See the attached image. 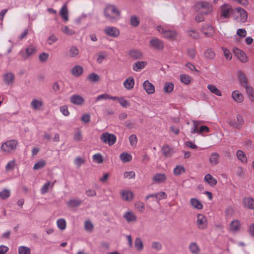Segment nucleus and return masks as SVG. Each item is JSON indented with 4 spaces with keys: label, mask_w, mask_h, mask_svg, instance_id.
Wrapping results in <instances>:
<instances>
[{
    "label": "nucleus",
    "mask_w": 254,
    "mask_h": 254,
    "mask_svg": "<svg viewBox=\"0 0 254 254\" xmlns=\"http://www.w3.org/2000/svg\"><path fill=\"white\" fill-rule=\"evenodd\" d=\"M135 208L138 211L142 212L145 209V206L143 202L137 201L134 204Z\"/></svg>",
    "instance_id": "680f3d73"
},
{
    "label": "nucleus",
    "mask_w": 254,
    "mask_h": 254,
    "mask_svg": "<svg viewBox=\"0 0 254 254\" xmlns=\"http://www.w3.org/2000/svg\"><path fill=\"white\" fill-rule=\"evenodd\" d=\"M104 33L113 38L117 37L120 35V30L114 26H107L104 29Z\"/></svg>",
    "instance_id": "6e6552de"
},
{
    "label": "nucleus",
    "mask_w": 254,
    "mask_h": 254,
    "mask_svg": "<svg viewBox=\"0 0 254 254\" xmlns=\"http://www.w3.org/2000/svg\"><path fill=\"white\" fill-rule=\"evenodd\" d=\"M38 51L37 47L33 44L29 45L25 49H21L18 55L23 60H27L30 56L34 55Z\"/></svg>",
    "instance_id": "20e7f679"
},
{
    "label": "nucleus",
    "mask_w": 254,
    "mask_h": 254,
    "mask_svg": "<svg viewBox=\"0 0 254 254\" xmlns=\"http://www.w3.org/2000/svg\"><path fill=\"white\" fill-rule=\"evenodd\" d=\"M149 44L151 47L158 50H162L164 48L163 42L156 37L151 39L149 41Z\"/></svg>",
    "instance_id": "9b49d317"
},
{
    "label": "nucleus",
    "mask_w": 254,
    "mask_h": 254,
    "mask_svg": "<svg viewBox=\"0 0 254 254\" xmlns=\"http://www.w3.org/2000/svg\"><path fill=\"white\" fill-rule=\"evenodd\" d=\"M93 160L98 164H101L103 162V157L100 153H97L93 155Z\"/></svg>",
    "instance_id": "0e129e2a"
},
{
    "label": "nucleus",
    "mask_w": 254,
    "mask_h": 254,
    "mask_svg": "<svg viewBox=\"0 0 254 254\" xmlns=\"http://www.w3.org/2000/svg\"><path fill=\"white\" fill-rule=\"evenodd\" d=\"M57 224L58 227L62 231L65 230L66 228V223L64 219L61 218L57 220Z\"/></svg>",
    "instance_id": "79ce46f5"
},
{
    "label": "nucleus",
    "mask_w": 254,
    "mask_h": 254,
    "mask_svg": "<svg viewBox=\"0 0 254 254\" xmlns=\"http://www.w3.org/2000/svg\"><path fill=\"white\" fill-rule=\"evenodd\" d=\"M196 224L199 229H205L207 227L206 218L201 214H198L196 217Z\"/></svg>",
    "instance_id": "0eeeda50"
},
{
    "label": "nucleus",
    "mask_w": 254,
    "mask_h": 254,
    "mask_svg": "<svg viewBox=\"0 0 254 254\" xmlns=\"http://www.w3.org/2000/svg\"><path fill=\"white\" fill-rule=\"evenodd\" d=\"M30 106L35 111L40 110L43 106V102L41 99H33L30 103Z\"/></svg>",
    "instance_id": "a211bd4d"
},
{
    "label": "nucleus",
    "mask_w": 254,
    "mask_h": 254,
    "mask_svg": "<svg viewBox=\"0 0 254 254\" xmlns=\"http://www.w3.org/2000/svg\"><path fill=\"white\" fill-rule=\"evenodd\" d=\"M120 159L123 162L130 161L132 159V156L130 154L124 152L120 155Z\"/></svg>",
    "instance_id": "c03bdc74"
},
{
    "label": "nucleus",
    "mask_w": 254,
    "mask_h": 254,
    "mask_svg": "<svg viewBox=\"0 0 254 254\" xmlns=\"http://www.w3.org/2000/svg\"><path fill=\"white\" fill-rule=\"evenodd\" d=\"M244 124V120L242 116L238 115L237 116V122L232 121L229 123V124L233 127L241 129L242 128V125Z\"/></svg>",
    "instance_id": "4468645a"
},
{
    "label": "nucleus",
    "mask_w": 254,
    "mask_h": 254,
    "mask_svg": "<svg viewBox=\"0 0 254 254\" xmlns=\"http://www.w3.org/2000/svg\"><path fill=\"white\" fill-rule=\"evenodd\" d=\"M188 34L189 36L194 39H197L199 37L198 32L196 30L193 28H190L188 30Z\"/></svg>",
    "instance_id": "8fccbe9b"
},
{
    "label": "nucleus",
    "mask_w": 254,
    "mask_h": 254,
    "mask_svg": "<svg viewBox=\"0 0 254 254\" xmlns=\"http://www.w3.org/2000/svg\"><path fill=\"white\" fill-rule=\"evenodd\" d=\"M46 165V161L44 160H41L37 162L33 167V169L35 170H39L43 168Z\"/></svg>",
    "instance_id": "603ef678"
},
{
    "label": "nucleus",
    "mask_w": 254,
    "mask_h": 254,
    "mask_svg": "<svg viewBox=\"0 0 254 254\" xmlns=\"http://www.w3.org/2000/svg\"><path fill=\"white\" fill-rule=\"evenodd\" d=\"M207 88L209 90V91L212 94H214L218 96H222L221 91L214 85L210 84H208Z\"/></svg>",
    "instance_id": "c85d7f7f"
},
{
    "label": "nucleus",
    "mask_w": 254,
    "mask_h": 254,
    "mask_svg": "<svg viewBox=\"0 0 254 254\" xmlns=\"http://www.w3.org/2000/svg\"><path fill=\"white\" fill-rule=\"evenodd\" d=\"M236 11L238 14L237 15V21L239 22H245L248 18L247 11L241 8L238 7L236 8Z\"/></svg>",
    "instance_id": "9d476101"
},
{
    "label": "nucleus",
    "mask_w": 254,
    "mask_h": 254,
    "mask_svg": "<svg viewBox=\"0 0 254 254\" xmlns=\"http://www.w3.org/2000/svg\"><path fill=\"white\" fill-rule=\"evenodd\" d=\"M233 53L234 55L242 62L245 63L248 61V57L243 51L235 48L233 49Z\"/></svg>",
    "instance_id": "ddd939ff"
},
{
    "label": "nucleus",
    "mask_w": 254,
    "mask_h": 254,
    "mask_svg": "<svg viewBox=\"0 0 254 254\" xmlns=\"http://www.w3.org/2000/svg\"><path fill=\"white\" fill-rule=\"evenodd\" d=\"M245 87L247 93L249 95L251 101L254 102V91L252 87L248 84L244 86Z\"/></svg>",
    "instance_id": "a18cd8bd"
},
{
    "label": "nucleus",
    "mask_w": 254,
    "mask_h": 254,
    "mask_svg": "<svg viewBox=\"0 0 254 254\" xmlns=\"http://www.w3.org/2000/svg\"><path fill=\"white\" fill-rule=\"evenodd\" d=\"M174 85L171 82H166L165 83L163 90L166 93H171L174 89Z\"/></svg>",
    "instance_id": "58836bf2"
},
{
    "label": "nucleus",
    "mask_w": 254,
    "mask_h": 254,
    "mask_svg": "<svg viewBox=\"0 0 254 254\" xmlns=\"http://www.w3.org/2000/svg\"><path fill=\"white\" fill-rule=\"evenodd\" d=\"M204 180L205 182L211 186H215L217 183V180L209 174L205 175Z\"/></svg>",
    "instance_id": "cd10ccee"
},
{
    "label": "nucleus",
    "mask_w": 254,
    "mask_h": 254,
    "mask_svg": "<svg viewBox=\"0 0 254 254\" xmlns=\"http://www.w3.org/2000/svg\"><path fill=\"white\" fill-rule=\"evenodd\" d=\"M3 80L4 84L7 86L12 85L15 80L14 73L11 71L6 72L3 74Z\"/></svg>",
    "instance_id": "1a4fd4ad"
},
{
    "label": "nucleus",
    "mask_w": 254,
    "mask_h": 254,
    "mask_svg": "<svg viewBox=\"0 0 254 254\" xmlns=\"http://www.w3.org/2000/svg\"><path fill=\"white\" fill-rule=\"evenodd\" d=\"M100 138L103 142L108 144L109 146L113 145L117 139L116 136L114 134L108 132L102 134Z\"/></svg>",
    "instance_id": "423d86ee"
},
{
    "label": "nucleus",
    "mask_w": 254,
    "mask_h": 254,
    "mask_svg": "<svg viewBox=\"0 0 254 254\" xmlns=\"http://www.w3.org/2000/svg\"><path fill=\"white\" fill-rule=\"evenodd\" d=\"M62 31L65 34L68 35H72L75 33L73 30L69 28L67 26H63L62 27Z\"/></svg>",
    "instance_id": "3c124183"
},
{
    "label": "nucleus",
    "mask_w": 254,
    "mask_h": 254,
    "mask_svg": "<svg viewBox=\"0 0 254 254\" xmlns=\"http://www.w3.org/2000/svg\"><path fill=\"white\" fill-rule=\"evenodd\" d=\"M82 139L81 131L79 130L75 131L73 134V140L75 142H79Z\"/></svg>",
    "instance_id": "4d7b16f0"
},
{
    "label": "nucleus",
    "mask_w": 254,
    "mask_h": 254,
    "mask_svg": "<svg viewBox=\"0 0 254 254\" xmlns=\"http://www.w3.org/2000/svg\"><path fill=\"white\" fill-rule=\"evenodd\" d=\"M209 162L211 166H216L220 162V155L217 152L211 153L209 157Z\"/></svg>",
    "instance_id": "6ab92c4d"
},
{
    "label": "nucleus",
    "mask_w": 254,
    "mask_h": 254,
    "mask_svg": "<svg viewBox=\"0 0 254 254\" xmlns=\"http://www.w3.org/2000/svg\"><path fill=\"white\" fill-rule=\"evenodd\" d=\"M81 203L82 201L79 199H71L67 202V204L69 207L74 208L79 206Z\"/></svg>",
    "instance_id": "7c9ffc66"
},
{
    "label": "nucleus",
    "mask_w": 254,
    "mask_h": 254,
    "mask_svg": "<svg viewBox=\"0 0 254 254\" xmlns=\"http://www.w3.org/2000/svg\"><path fill=\"white\" fill-rule=\"evenodd\" d=\"M83 70L82 66L76 65L72 68L71 73L73 75L78 76L82 73Z\"/></svg>",
    "instance_id": "c9c22d12"
},
{
    "label": "nucleus",
    "mask_w": 254,
    "mask_h": 254,
    "mask_svg": "<svg viewBox=\"0 0 254 254\" xmlns=\"http://www.w3.org/2000/svg\"><path fill=\"white\" fill-rule=\"evenodd\" d=\"M200 123L198 121H193V127H191L190 130V132L192 134L194 133H199V129H197V127L199 125Z\"/></svg>",
    "instance_id": "13d9d810"
},
{
    "label": "nucleus",
    "mask_w": 254,
    "mask_h": 254,
    "mask_svg": "<svg viewBox=\"0 0 254 254\" xmlns=\"http://www.w3.org/2000/svg\"><path fill=\"white\" fill-rule=\"evenodd\" d=\"M143 87L148 94H152L155 92L154 86L147 80L143 82Z\"/></svg>",
    "instance_id": "f3484780"
},
{
    "label": "nucleus",
    "mask_w": 254,
    "mask_h": 254,
    "mask_svg": "<svg viewBox=\"0 0 254 254\" xmlns=\"http://www.w3.org/2000/svg\"><path fill=\"white\" fill-rule=\"evenodd\" d=\"M190 203L192 207L198 210L202 209L203 207L202 203L195 198H191L190 200Z\"/></svg>",
    "instance_id": "bb28decb"
},
{
    "label": "nucleus",
    "mask_w": 254,
    "mask_h": 254,
    "mask_svg": "<svg viewBox=\"0 0 254 254\" xmlns=\"http://www.w3.org/2000/svg\"><path fill=\"white\" fill-rule=\"evenodd\" d=\"M232 13V8L228 4H225L221 7V16L224 18L229 17Z\"/></svg>",
    "instance_id": "f8f14e48"
},
{
    "label": "nucleus",
    "mask_w": 254,
    "mask_h": 254,
    "mask_svg": "<svg viewBox=\"0 0 254 254\" xmlns=\"http://www.w3.org/2000/svg\"><path fill=\"white\" fill-rule=\"evenodd\" d=\"M119 102L120 104V105L124 108H126L130 106V103L128 102L127 100L125 99L124 97L120 98L119 99Z\"/></svg>",
    "instance_id": "774afa93"
},
{
    "label": "nucleus",
    "mask_w": 254,
    "mask_h": 254,
    "mask_svg": "<svg viewBox=\"0 0 254 254\" xmlns=\"http://www.w3.org/2000/svg\"><path fill=\"white\" fill-rule=\"evenodd\" d=\"M146 64V62L144 61L137 62L134 64L133 66V69L135 71H139L145 67Z\"/></svg>",
    "instance_id": "473e14b6"
},
{
    "label": "nucleus",
    "mask_w": 254,
    "mask_h": 254,
    "mask_svg": "<svg viewBox=\"0 0 254 254\" xmlns=\"http://www.w3.org/2000/svg\"><path fill=\"white\" fill-rule=\"evenodd\" d=\"M10 195V191L8 189H3L0 191V198L5 199Z\"/></svg>",
    "instance_id": "de8ad7c7"
},
{
    "label": "nucleus",
    "mask_w": 254,
    "mask_h": 254,
    "mask_svg": "<svg viewBox=\"0 0 254 254\" xmlns=\"http://www.w3.org/2000/svg\"><path fill=\"white\" fill-rule=\"evenodd\" d=\"M134 247L135 249L138 252H141L143 249V244L141 239L137 237L134 241Z\"/></svg>",
    "instance_id": "72a5a7b5"
},
{
    "label": "nucleus",
    "mask_w": 254,
    "mask_h": 254,
    "mask_svg": "<svg viewBox=\"0 0 254 254\" xmlns=\"http://www.w3.org/2000/svg\"><path fill=\"white\" fill-rule=\"evenodd\" d=\"M19 254H31V249L26 246H20L18 249Z\"/></svg>",
    "instance_id": "a19ab883"
},
{
    "label": "nucleus",
    "mask_w": 254,
    "mask_h": 254,
    "mask_svg": "<svg viewBox=\"0 0 254 254\" xmlns=\"http://www.w3.org/2000/svg\"><path fill=\"white\" fill-rule=\"evenodd\" d=\"M58 40V37L56 35L53 34L47 39V42L49 45H52Z\"/></svg>",
    "instance_id": "338daca9"
},
{
    "label": "nucleus",
    "mask_w": 254,
    "mask_h": 254,
    "mask_svg": "<svg viewBox=\"0 0 254 254\" xmlns=\"http://www.w3.org/2000/svg\"><path fill=\"white\" fill-rule=\"evenodd\" d=\"M139 19L135 15L130 17V24L133 27H137L139 24Z\"/></svg>",
    "instance_id": "bf43d9fd"
},
{
    "label": "nucleus",
    "mask_w": 254,
    "mask_h": 254,
    "mask_svg": "<svg viewBox=\"0 0 254 254\" xmlns=\"http://www.w3.org/2000/svg\"><path fill=\"white\" fill-rule=\"evenodd\" d=\"M195 12H201L205 15L210 14L213 10L212 5L207 2L200 1L196 2L194 6Z\"/></svg>",
    "instance_id": "7ed1b4c3"
},
{
    "label": "nucleus",
    "mask_w": 254,
    "mask_h": 254,
    "mask_svg": "<svg viewBox=\"0 0 254 254\" xmlns=\"http://www.w3.org/2000/svg\"><path fill=\"white\" fill-rule=\"evenodd\" d=\"M155 29L163 38L170 41L177 40L179 35L176 30L169 29L164 25H157L155 26Z\"/></svg>",
    "instance_id": "f03ea898"
},
{
    "label": "nucleus",
    "mask_w": 254,
    "mask_h": 254,
    "mask_svg": "<svg viewBox=\"0 0 254 254\" xmlns=\"http://www.w3.org/2000/svg\"><path fill=\"white\" fill-rule=\"evenodd\" d=\"M49 57L48 53L43 52L39 55V60L41 62L45 63L47 61Z\"/></svg>",
    "instance_id": "e2e57ef3"
},
{
    "label": "nucleus",
    "mask_w": 254,
    "mask_h": 254,
    "mask_svg": "<svg viewBox=\"0 0 254 254\" xmlns=\"http://www.w3.org/2000/svg\"><path fill=\"white\" fill-rule=\"evenodd\" d=\"M68 13L67 4L64 3L60 10V14L65 22H67L68 20Z\"/></svg>",
    "instance_id": "a878e982"
},
{
    "label": "nucleus",
    "mask_w": 254,
    "mask_h": 254,
    "mask_svg": "<svg viewBox=\"0 0 254 254\" xmlns=\"http://www.w3.org/2000/svg\"><path fill=\"white\" fill-rule=\"evenodd\" d=\"M215 55V52L210 49H207L204 52V56L207 59L212 60Z\"/></svg>",
    "instance_id": "37998d69"
},
{
    "label": "nucleus",
    "mask_w": 254,
    "mask_h": 254,
    "mask_svg": "<svg viewBox=\"0 0 254 254\" xmlns=\"http://www.w3.org/2000/svg\"><path fill=\"white\" fill-rule=\"evenodd\" d=\"M17 145V141L16 140H9L3 143L0 149L4 152H10L14 150L16 148Z\"/></svg>",
    "instance_id": "39448f33"
},
{
    "label": "nucleus",
    "mask_w": 254,
    "mask_h": 254,
    "mask_svg": "<svg viewBox=\"0 0 254 254\" xmlns=\"http://www.w3.org/2000/svg\"><path fill=\"white\" fill-rule=\"evenodd\" d=\"M123 217L128 223L134 222L136 220V217L131 211L125 212L124 214Z\"/></svg>",
    "instance_id": "4be33fe9"
},
{
    "label": "nucleus",
    "mask_w": 254,
    "mask_h": 254,
    "mask_svg": "<svg viewBox=\"0 0 254 254\" xmlns=\"http://www.w3.org/2000/svg\"><path fill=\"white\" fill-rule=\"evenodd\" d=\"M185 172V168L181 165H177L173 170V173L175 175L178 176L180 175L182 173H184Z\"/></svg>",
    "instance_id": "09e8293b"
},
{
    "label": "nucleus",
    "mask_w": 254,
    "mask_h": 254,
    "mask_svg": "<svg viewBox=\"0 0 254 254\" xmlns=\"http://www.w3.org/2000/svg\"><path fill=\"white\" fill-rule=\"evenodd\" d=\"M70 101L74 105H81L84 102V99L80 95H73L70 97Z\"/></svg>",
    "instance_id": "412c9836"
},
{
    "label": "nucleus",
    "mask_w": 254,
    "mask_h": 254,
    "mask_svg": "<svg viewBox=\"0 0 254 254\" xmlns=\"http://www.w3.org/2000/svg\"><path fill=\"white\" fill-rule=\"evenodd\" d=\"M79 54L78 48L75 46H72L69 50V56L71 58L76 57Z\"/></svg>",
    "instance_id": "f704fd0d"
},
{
    "label": "nucleus",
    "mask_w": 254,
    "mask_h": 254,
    "mask_svg": "<svg viewBox=\"0 0 254 254\" xmlns=\"http://www.w3.org/2000/svg\"><path fill=\"white\" fill-rule=\"evenodd\" d=\"M130 145L133 148L135 147L137 143V138L136 135L132 134L129 137Z\"/></svg>",
    "instance_id": "6e6d98bb"
},
{
    "label": "nucleus",
    "mask_w": 254,
    "mask_h": 254,
    "mask_svg": "<svg viewBox=\"0 0 254 254\" xmlns=\"http://www.w3.org/2000/svg\"><path fill=\"white\" fill-rule=\"evenodd\" d=\"M190 251L194 254H196L198 253L199 249L196 243L192 242L190 243L189 245Z\"/></svg>",
    "instance_id": "49530a36"
},
{
    "label": "nucleus",
    "mask_w": 254,
    "mask_h": 254,
    "mask_svg": "<svg viewBox=\"0 0 254 254\" xmlns=\"http://www.w3.org/2000/svg\"><path fill=\"white\" fill-rule=\"evenodd\" d=\"M94 228L93 224L90 220H86L84 223V228L87 231L91 232Z\"/></svg>",
    "instance_id": "5fc2aeb1"
},
{
    "label": "nucleus",
    "mask_w": 254,
    "mask_h": 254,
    "mask_svg": "<svg viewBox=\"0 0 254 254\" xmlns=\"http://www.w3.org/2000/svg\"><path fill=\"white\" fill-rule=\"evenodd\" d=\"M129 55L131 58L134 59H140L142 56V53L140 51L137 50L130 51Z\"/></svg>",
    "instance_id": "e433bc0d"
},
{
    "label": "nucleus",
    "mask_w": 254,
    "mask_h": 254,
    "mask_svg": "<svg viewBox=\"0 0 254 254\" xmlns=\"http://www.w3.org/2000/svg\"><path fill=\"white\" fill-rule=\"evenodd\" d=\"M167 176L164 173H156L154 174L152 180L154 183H163L167 180Z\"/></svg>",
    "instance_id": "dca6fc26"
},
{
    "label": "nucleus",
    "mask_w": 254,
    "mask_h": 254,
    "mask_svg": "<svg viewBox=\"0 0 254 254\" xmlns=\"http://www.w3.org/2000/svg\"><path fill=\"white\" fill-rule=\"evenodd\" d=\"M134 79L132 76L127 78L123 83L124 87L127 90L132 89L134 85Z\"/></svg>",
    "instance_id": "5701e85b"
},
{
    "label": "nucleus",
    "mask_w": 254,
    "mask_h": 254,
    "mask_svg": "<svg viewBox=\"0 0 254 254\" xmlns=\"http://www.w3.org/2000/svg\"><path fill=\"white\" fill-rule=\"evenodd\" d=\"M236 155L239 160H240L242 163H246L247 162V158L245 153L241 150H239L236 152Z\"/></svg>",
    "instance_id": "4c0bfd02"
},
{
    "label": "nucleus",
    "mask_w": 254,
    "mask_h": 254,
    "mask_svg": "<svg viewBox=\"0 0 254 254\" xmlns=\"http://www.w3.org/2000/svg\"><path fill=\"white\" fill-rule=\"evenodd\" d=\"M122 198L126 201H131L133 196V194L132 191L127 190H123L120 192Z\"/></svg>",
    "instance_id": "aec40b11"
},
{
    "label": "nucleus",
    "mask_w": 254,
    "mask_h": 254,
    "mask_svg": "<svg viewBox=\"0 0 254 254\" xmlns=\"http://www.w3.org/2000/svg\"><path fill=\"white\" fill-rule=\"evenodd\" d=\"M163 154L166 157H171L174 153L172 148L167 145H164L162 148Z\"/></svg>",
    "instance_id": "2f4dec72"
},
{
    "label": "nucleus",
    "mask_w": 254,
    "mask_h": 254,
    "mask_svg": "<svg viewBox=\"0 0 254 254\" xmlns=\"http://www.w3.org/2000/svg\"><path fill=\"white\" fill-rule=\"evenodd\" d=\"M180 79L182 83L185 84H189L192 81V78L187 74H182L180 75Z\"/></svg>",
    "instance_id": "ea45409f"
},
{
    "label": "nucleus",
    "mask_w": 254,
    "mask_h": 254,
    "mask_svg": "<svg viewBox=\"0 0 254 254\" xmlns=\"http://www.w3.org/2000/svg\"><path fill=\"white\" fill-rule=\"evenodd\" d=\"M104 16L110 22L115 23L121 18V11L114 4H107L104 9Z\"/></svg>",
    "instance_id": "f257e3e1"
},
{
    "label": "nucleus",
    "mask_w": 254,
    "mask_h": 254,
    "mask_svg": "<svg viewBox=\"0 0 254 254\" xmlns=\"http://www.w3.org/2000/svg\"><path fill=\"white\" fill-rule=\"evenodd\" d=\"M16 166L15 160H12L7 163L5 166V169L6 171H8L13 170Z\"/></svg>",
    "instance_id": "052dcab7"
},
{
    "label": "nucleus",
    "mask_w": 254,
    "mask_h": 254,
    "mask_svg": "<svg viewBox=\"0 0 254 254\" xmlns=\"http://www.w3.org/2000/svg\"><path fill=\"white\" fill-rule=\"evenodd\" d=\"M245 206L249 209H254V199L251 197L245 198L243 199Z\"/></svg>",
    "instance_id": "c756f323"
},
{
    "label": "nucleus",
    "mask_w": 254,
    "mask_h": 254,
    "mask_svg": "<svg viewBox=\"0 0 254 254\" xmlns=\"http://www.w3.org/2000/svg\"><path fill=\"white\" fill-rule=\"evenodd\" d=\"M201 32L206 36H209L213 33V27L208 24H205L201 29Z\"/></svg>",
    "instance_id": "b1692460"
},
{
    "label": "nucleus",
    "mask_w": 254,
    "mask_h": 254,
    "mask_svg": "<svg viewBox=\"0 0 254 254\" xmlns=\"http://www.w3.org/2000/svg\"><path fill=\"white\" fill-rule=\"evenodd\" d=\"M241 228V224L239 220H233L230 224L229 231L233 233H236L239 232Z\"/></svg>",
    "instance_id": "2eb2a0df"
},
{
    "label": "nucleus",
    "mask_w": 254,
    "mask_h": 254,
    "mask_svg": "<svg viewBox=\"0 0 254 254\" xmlns=\"http://www.w3.org/2000/svg\"><path fill=\"white\" fill-rule=\"evenodd\" d=\"M87 78L91 82H96L99 80L100 77L97 74L92 73L89 75Z\"/></svg>",
    "instance_id": "864d4df0"
},
{
    "label": "nucleus",
    "mask_w": 254,
    "mask_h": 254,
    "mask_svg": "<svg viewBox=\"0 0 254 254\" xmlns=\"http://www.w3.org/2000/svg\"><path fill=\"white\" fill-rule=\"evenodd\" d=\"M107 55L105 52H100L98 55L97 62L99 64L102 63L103 60L106 58Z\"/></svg>",
    "instance_id": "69168bd1"
},
{
    "label": "nucleus",
    "mask_w": 254,
    "mask_h": 254,
    "mask_svg": "<svg viewBox=\"0 0 254 254\" xmlns=\"http://www.w3.org/2000/svg\"><path fill=\"white\" fill-rule=\"evenodd\" d=\"M232 98L237 103H241L244 100V96L238 90H235L232 93Z\"/></svg>",
    "instance_id": "393cba45"
}]
</instances>
